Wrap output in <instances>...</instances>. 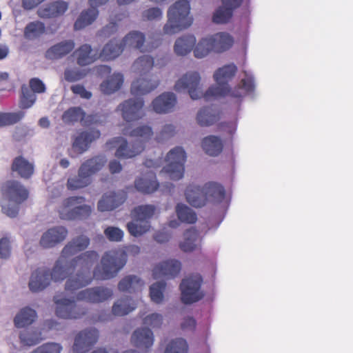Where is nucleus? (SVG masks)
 <instances>
[{
  "label": "nucleus",
  "mask_w": 353,
  "mask_h": 353,
  "mask_svg": "<svg viewBox=\"0 0 353 353\" xmlns=\"http://www.w3.org/2000/svg\"><path fill=\"white\" fill-rule=\"evenodd\" d=\"M214 52H222L230 48L233 44L232 37L228 33L219 32L209 37Z\"/></svg>",
  "instance_id": "7c9ffc66"
},
{
  "label": "nucleus",
  "mask_w": 353,
  "mask_h": 353,
  "mask_svg": "<svg viewBox=\"0 0 353 353\" xmlns=\"http://www.w3.org/2000/svg\"><path fill=\"white\" fill-rule=\"evenodd\" d=\"M63 347L60 343L50 342L39 346L31 353H61Z\"/></svg>",
  "instance_id": "e2e57ef3"
},
{
  "label": "nucleus",
  "mask_w": 353,
  "mask_h": 353,
  "mask_svg": "<svg viewBox=\"0 0 353 353\" xmlns=\"http://www.w3.org/2000/svg\"><path fill=\"white\" fill-rule=\"evenodd\" d=\"M185 196L186 201L194 208H202L207 203L204 185L190 184L185 190Z\"/></svg>",
  "instance_id": "412c9836"
},
{
  "label": "nucleus",
  "mask_w": 353,
  "mask_h": 353,
  "mask_svg": "<svg viewBox=\"0 0 353 353\" xmlns=\"http://www.w3.org/2000/svg\"><path fill=\"white\" fill-rule=\"evenodd\" d=\"M36 100L35 93L28 85H22L20 107L23 109L30 108L34 104Z\"/></svg>",
  "instance_id": "603ef678"
},
{
  "label": "nucleus",
  "mask_w": 353,
  "mask_h": 353,
  "mask_svg": "<svg viewBox=\"0 0 353 353\" xmlns=\"http://www.w3.org/2000/svg\"><path fill=\"white\" fill-rule=\"evenodd\" d=\"M188 350L186 341L182 338H177L167 344L164 353H188Z\"/></svg>",
  "instance_id": "5fc2aeb1"
},
{
  "label": "nucleus",
  "mask_w": 353,
  "mask_h": 353,
  "mask_svg": "<svg viewBox=\"0 0 353 353\" xmlns=\"http://www.w3.org/2000/svg\"><path fill=\"white\" fill-rule=\"evenodd\" d=\"M12 170L24 179L30 178L34 172L33 164L22 157L14 159L12 165Z\"/></svg>",
  "instance_id": "58836bf2"
},
{
  "label": "nucleus",
  "mask_w": 353,
  "mask_h": 353,
  "mask_svg": "<svg viewBox=\"0 0 353 353\" xmlns=\"http://www.w3.org/2000/svg\"><path fill=\"white\" fill-rule=\"evenodd\" d=\"M196 43V38L193 35H184L175 41L174 52L178 55L184 56L189 53Z\"/></svg>",
  "instance_id": "c03bdc74"
},
{
  "label": "nucleus",
  "mask_w": 353,
  "mask_h": 353,
  "mask_svg": "<svg viewBox=\"0 0 353 353\" xmlns=\"http://www.w3.org/2000/svg\"><path fill=\"white\" fill-rule=\"evenodd\" d=\"M176 103L177 97L174 93L165 92L152 101V107L157 114H168L174 111Z\"/></svg>",
  "instance_id": "a211bd4d"
},
{
  "label": "nucleus",
  "mask_w": 353,
  "mask_h": 353,
  "mask_svg": "<svg viewBox=\"0 0 353 353\" xmlns=\"http://www.w3.org/2000/svg\"><path fill=\"white\" fill-rule=\"evenodd\" d=\"M85 200L83 196H70L64 199L57 210L60 219L65 221H72V219L66 217L67 214L73 213L75 204L85 202Z\"/></svg>",
  "instance_id": "72a5a7b5"
},
{
  "label": "nucleus",
  "mask_w": 353,
  "mask_h": 353,
  "mask_svg": "<svg viewBox=\"0 0 353 353\" xmlns=\"http://www.w3.org/2000/svg\"><path fill=\"white\" fill-rule=\"evenodd\" d=\"M25 116V112H0V128L10 125L20 121Z\"/></svg>",
  "instance_id": "6e6d98bb"
},
{
  "label": "nucleus",
  "mask_w": 353,
  "mask_h": 353,
  "mask_svg": "<svg viewBox=\"0 0 353 353\" xmlns=\"http://www.w3.org/2000/svg\"><path fill=\"white\" fill-rule=\"evenodd\" d=\"M181 268L180 261L176 259H170L157 265L152 271L154 279H172L178 275Z\"/></svg>",
  "instance_id": "6ab92c4d"
},
{
  "label": "nucleus",
  "mask_w": 353,
  "mask_h": 353,
  "mask_svg": "<svg viewBox=\"0 0 353 353\" xmlns=\"http://www.w3.org/2000/svg\"><path fill=\"white\" fill-rule=\"evenodd\" d=\"M63 75L65 81L75 82L83 79L86 75V72L85 70L79 68H66Z\"/></svg>",
  "instance_id": "680f3d73"
},
{
  "label": "nucleus",
  "mask_w": 353,
  "mask_h": 353,
  "mask_svg": "<svg viewBox=\"0 0 353 353\" xmlns=\"http://www.w3.org/2000/svg\"><path fill=\"white\" fill-rule=\"evenodd\" d=\"M210 52H213L212 46L209 37L203 38L196 46L194 54L196 58L202 59L206 57Z\"/></svg>",
  "instance_id": "052dcab7"
},
{
  "label": "nucleus",
  "mask_w": 353,
  "mask_h": 353,
  "mask_svg": "<svg viewBox=\"0 0 353 353\" xmlns=\"http://www.w3.org/2000/svg\"><path fill=\"white\" fill-rule=\"evenodd\" d=\"M201 77L197 72H188L179 78L175 83L174 89L177 92H187L193 100L203 97L200 88Z\"/></svg>",
  "instance_id": "9b49d317"
},
{
  "label": "nucleus",
  "mask_w": 353,
  "mask_h": 353,
  "mask_svg": "<svg viewBox=\"0 0 353 353\" xmlns=\"http://www.w3.org/2000/svg\"><path fill=\"white\" fill-rule=\"evenodd\" d=\"M162 10L159 8L154 7L145 10L143 12L142 17L144 20L153 21L159 20L162 17Z\"/></svg>",
  "instance_id": "774afa93"
},
{
  "label": "nucleus",
  "mask_w": 353,
  "mask_h": 353,
  "mask_svg": "<svg viewBox=\"0 0 353 353\" xmlns=\"http://www.w3.org/2000/svg\"><path fill=\"white\" fill-rule=\"evenodd\" d=\"M45 28V25L41 21L30 22L24 29V37L28 40L35 39L44 33Z\"/></svg>",
  "instance_id": "de8ad7c7"
},
{
  "label": "nucleus",
  "mask_w": 353,
  "mask_h": 353,
  "mask_svg": "<svg viewBox=\"0 0 353 353\" xmlns=\"http://www.w3.org/2000/svg\"><path fill=\"white\" fill-rule=\"evenodd\" d=\"M143 281L137 276L128 275L121 279L118 284V289L121 292H135L141 290Z\"/></svg>",
  "instance_id": "79ce46f5"
},
{
  "label": "nucleus",
  "mask_w": 353,
  "mask_h": 353,
  "mask_svg": "<svg viewBox=\"0 0 353 353\" xmlns=\"http://www.w3.org/2000/svg\"><path fill=\"white\" fill-rule=\"evenodd\" d=\"M84 116L83 110L79 107L70 108L62 115V120L65 123H73L78 121L82 122Z\"/></svg>",
  "instance_id": "4d7b16f0"
},
{
  "label": "nucleus",
  "mask_w": 353,
  "mask_h": 353,
  "mask_svg": "<svg viewBox=\"0 0 353 353\" xmlns=\"http://www.w3.org/2000/svg\"><path fill=\"white\" fill-rule=\"evenodd\" d=\"M190 5L188 0H179L170 7L168 21L164 26L165 34H172L190 27L193 19L190 16Z\"/></svg>",
  "instance_id": "423d86ee"
},
{
  "label": "nucleus",
  "mask_w": 353,
  "mask_h": 353,
  "mask_svg": "<svg viewBox=\"0 0 353 353\" xmlns=\"http://www.w3.org/2000/svg\"><path fill=\"white\" fill-rule=\"evenodd\" d=\"M176 213L181 222L194 223L197 220L195 212L183 203H178L175 208Z\"/></svg>",
  "instance_id": "49530a36"
},
{
  "label": "nucleus",
  "mask_w": 353,
  "mask_h": 353,
  "mask_svg": "<svg viewBox=\"0 0 353 353\" xmlns=\"http://www.w3.org/2000/svg\"><path fill=\"white\" fill-rule=\"evenodd\" d=\"M154 65V59L149 55L139 57L133 63V70L141 74L149 72Z\"/></svg>",
  "instance_id": "09e8293b"
},
{
  "label": "nucleus",
  "mask_w": 353,
  "mask_h": 353,
  "mask_svg": "<svg viewBox=\"0 0 353 353\" xmlns=\"http://www.w3.org/2000/svg\"><path fill=\"white\" fill-rule=\"evenodd\" d=\"M203 279L199 274H193L184 278L181 284V301L186 305L200 301L204 293L201 290Z\"/></svg>",
  "instance_id": "1a4fd4ad"
},
{
  "label": "nucleus",
  "mask_w": 353,
  "mask_h": 353,
  "mask_svg": "<svg viewBox=\"0 0 353 353\" xmlns=\"http://www.w3.org/2000/svg\"><path fill=\"white\" fill-rule=\"evenodd\" d=\"M219 119V112L213 107L201 109L196 116L198 123L201 126H209L214 124Z\"/></svg>",
  "instance_id": "ea45409f"
},
{
  "label": "nucleus",
  "mask_w": 353,
  "mask_h": 353,
  "mask_svg": "<svg viewBox=\"0 0 353 353\" xmlns=\"http://www.w3.org/2000/svg\"><path fill=\"white\" fill-rule=\"evenodd\" d=\"M155 210L156 208L153 205H139L133 210L132 214L134 219L145 222L152 217Z\"/></svg>",
  "instance_id": "8fccbe9b"
},
{
  "label": "nucleus",
  "mask_w": 353,
  "mask_h": 353,
  "mask_svg": "<svg viewBox=\"0 0 353 353\" xmlns=\"http://www.w3.org/2000/svg\"><path fill=\"white\" fill-rule=\"evenodd\" d=\"M204 187L207 196V202L220 203L225 199V192L224 188L219 183L208 182L204 185Z\"/></svg>",
  "instance_id": "473e14b6"
},
{
  "label": "nucleus",
  "mask_w": 353,
  "mask_h": 353,
  "mask_svg": "<svg viewBox=\"0 0 353 353\" xmlns=\"http://www.w3.org/2000/svg\"><path fill=\"white\" fill-rule=\"evenodd\" d=\"M68 234V229L62 225L52 227L41 236L39 244L43 248H52L63 242Z\"/></svg>",
  "instance_id": "dca6fc26"
},
{
  "label": "nucleus",
  "mask_w": 353,
  "mask_h": 353,
  "mask_svg": "<svg viewBox=\"0 0 353 353\" xmlns=\"http://www.w3.org/2000/svg\"><path fill=\"white\" fill-rule=\"evenodd\" d=\"M159 187V183L157 181L156 175L152 172H149L146 175L135 181L136 189L145 194L154 192Z\"/></svg>",
  "instance_id": "c756f323"
},
{
  "label": "nucleus",
  "mask_w": 353,
  "mask_h": 353,
  "mask_svg": "<svg viewBox=\"0 0 353 353\" xmlns=\"http://www.w3.org/2000/svg\"><path fill=\"white\" fill-rule=\"evenodd\" d=\"M99 331L94 327L84 329L78 332L74 339L72 347L74 353H86L97 342Z\"/></svg>",
  "instance_id": "f8f14e48"
},
{
  "label": "nucleus",
  "mask_w": 353,
  "mask_h": 353,
  "mask_svg": "<svg viewBox=\"0 0 353 353\" xmlns=\"http://www.w3.org/2000/svg\"><path fill=\"white\" fill-rule=\"evenodd\" d=\"M237 70L236 66L233 64H228L219 68L214 73L215 85L210 87L204 94L206 100L211 97H228L238 105L242 99L246 95H252L255 89V84L253 75L248 72H244V77L240 83L230 89L228 83L235 75Z\"/></svg>",
  "instance_id": "f257e3e1"
},
{
  "label": "nucleus",
  "mask_w": 353,
  "mask_h": 353,
  "mask_svg": "<svg viewBox=\"0 0 353 353\" xmlns=\"http://www.w3.org/2000/svg\"><path fill=\"white\" fill-rule=\"evenodd\" d=\"M123 81V75L121 72H114L101 83V90L105 94H111L121 88Z\"/></svg>",
  "instance_id": "2f4dec72"
},
{
  "label": "nucleus",
  "mask_w": 353,
  "mask_h": 353,
  "mask_svg": "<svg viewBox=\"0 0 353 353\" xmlns=\"http://www.w3.org/2000/svg\"><path fill=\"white\" fill-rule=\"evenodd\" d=\"M74 48V41H63L50 48L46 52V57L50 60L59 59L70 53Z\"/></svg>",
  "instance_id": "cd10ccee"
},
{
  "label": "nucleus",
  "mask_w": 353,
  "mask_h": 353,
  "mask_svg": "<svg viewBox=\"0 0 353 353\" xmlns=\"http://www.w3.org/2000/svg\"><path fill=\"white\" fill-rule=\"evenodd\" d=\"M11 241L7 237H2L0 239V259H8L11 254Z\"/></svg>",
  "instance_id": "338daca9"
},
{
  "label": "nucleus",
  "mask_w": 353,
  "mask_h": 353,
  "mask_svg": "<svg viewBox=\"0 0 353 353\" xmlns=\"http://www.w3.org/2000/svg\"><path fill=\"white\" fill-rule=\"evenodd\" d=\"M98 258L99 254L97 252L87 251L71 260L73 269L77 266H81V269L67 280L65 285L66 291L73 292L92 283V276L90 270Z\"/></svg>",
  "instance_id": "7ed1b4c3"
},
{
  "label": "nucleus",
  "mask_w": 353,
  "mask_h": 353,
  "mask_svg": "<svg viewBox=\"0 0 353 353\" xmlns=\"http://www.w3.org/2000/svg\"><path fill=\"white\" fill-rule=\"evenodd\" d=\"M143 105L144 101L142 98L130 99L120 104L118 108L121 111L123 119L127 122H130L143 117Z\"/></svg>",
  "instance_id": "4468645a"
},
{
  "label": "nucleus",
  "mask_w": 353,
  "mask_h": 353,
  "mask_svg": "<svg viewBox=\"0 0 353 353\" xmlns=\"http://www.w3.org/2000/svg\"><path fill=\"white\" fill-rule=\"evenodd\" d=\"M159 83L160 80L157 77H140L132 82L131 93L134 96L146 94L155 90Z\"/></svg>",
  "instance_id": "b1692460"
},
{
  "label": "nucleus",
  "mask_w": 353,
  "mask_h": 353,
  "mask_svg": "<svg viewBox=\"0 0 353 353\" xmlns=\"http://www.w3.org/2000/svg\"><path fill=\"white\" fill-rule=\"evenodd\" d=\"M61 256L56 261L53 268L50 271V280L55 282L63 281L74 270L71 265V261L68 262L65 259Z\"/></svg>",
  "instance_id": "a878e982"
},
{
  "label": "nucleus",
  "mask_w": 353,
  "mask_h": 353,
  "mask_svg": "<svg viewBox=\"0 0 353 353\" xmlns=\"http://www.w3.org/2000/svg\"><path fill=\"white\" fill-rule=\"evenodd\" d=\"M124 48L122 43L111 40L103 48L99 57L103 60H112L119 57Z\"/></svg>",
  "instance_id": "37998d69"
},
{
  "label": "nucleus",
  "mask_w": 353,
  "mask_h": 353,
  "mask_svg": "<svg viewBox=\"0 0 353 353\" xmlns=\"http://www.w3.org/2000/svg\"><path fill=\"white\" fill-rule=\"evenodd\" d=\"M92 213L91 206L84 204V202H81L79 204L74 205V211L73 213L68 214L67 218L73 220H83L88 218Z\"/></svg>",
  "instance_id": "3c124183"
},
{
  "label": "nucleus",
  "mask_w": 353,
  "mask_h": 353,
  "mask_svg": "<svg viewBox=\"0 0 353 353\" xmlns=\"http://www.w3.org/2000/svg\"><path fill=\"white\" fill-rule=\"evenodd\" d=\"M101 132L97 129H89L81 131L74 137L72 143V149L75 153L81 154L86 152L91 143L99 139Z\"/></svg>",
  "instance_id": "f3484780"
},
{
  "label": "nucleus",
  "mask_w": 353,
  "mask_h": 353,
  "mask_svg": "<svg viewBox=\"0 0 353 353\" xmlns=\"http://www.w3.org/2000/svg\"><path fill=\"white\" fill-rule=\"evenodd\" d=\"M222 6L219 7L214 12L212 21L216 24L226 23L233 14L234 9L239 8L243 0H221Z\"/></svg>",
  "instance_id": "aec40b11"
},
{
  "label": "nucleus",
  "mask_w": 353,
  "mask_h": 353,
  "mask_svg": "<svg viewBox=\"0 0 353 353\" xmlns=\"http://www.w3.org/2000/svg\"><path fill=\"white\" fill-rule=\"evenodd\" d=\"M125 136L135 137L137 139L132 144H129L123 137H114L108 143L117 147L115 156L121 159L132 158L140 154L144 149V141L151 139L153 131L151 127L144 125L132 129L130 124L122 130Z\"/></svg>",
  "instance_id": "f03ea898"
},
{
  "label": "nucleus",
  "mask_w": 353,
  "mask_h": 353,
  "mask_svg": "<svg viewBox=\"0 0 353 353\" xmlns=\"http://www.w3.org/2000/svg\"><path fill=\"white\" fill-rule=\"evenodd\" d=\"M165 286L166 283L164 281L156 282L150 286V296L153 302L159 304L163 301Z\"/></svg>",
  "instance_id": "13d9d810"
},
{
  "label": "nucleus",
  "mask_w": 353,
  "mask_h": 353,
  "mask_svg": "<svg viewBox=\"0 0 353 353\" xmlns=\"http://www.w3.org/2000/svg\"><path fill=\"white\" fill-rule=\"evenodd\" d=\"M137 307V302L133 299L125 296L114 303L112 312L114 316H123L134 311Z\"/></svg>",
  "instance_id": "c85d7f7f"
},
{
  "label": "nucleus",
  "mask_w": 353,
  "mask_h": 353,
  "mask_svg": "<svg viewBox=\"0 0 353 353\" xmlns=\"http://www.w3.org/2000/svg\"><path fill=\"white\" fill-rule=\"evenodd\" d=\"M104 234L110 241H121L123 237V232L117 227H108Z\"/></svg>",
  "instance_id": "69168bd1"
},
{
  "label": "nucleus",
  "mask_w": 353,
  "mask_h": 353,
  "mask_svg": "<svg viewBox=\"0 0 353 353\" xmlns=\"http://www.w3.org/2000/svg\"><path fill=\"white\" fill-rule=\"evenodd\" d=\"M37 312L30 307H25L20 310L14 319V325L17 328H22L32 324L37 318Z\"/></svg>",
  "instance_id": "f704fd0d"
},
{
  "label": "nucleus",
  "mask_w": 353,
  "mask_h": 353,
  "mask_svg": "<svg viewBox=\"0 0 353 353\" xmlns=\"http://www.w3.org/2000/svg\"><path fill=\"white\" fill-rule=\"evenodd\" d=\"M223 141L216 136L210 135L202 141V148L206 154L210 156L219 155L223 150Z\"/></svg>",
  "instance_id": "e433bc0d"
},
{
  "label": "nucleus",
  "mask_w": 353,
  "mask_h": 353,
  "mask_svg": "<svg viewBox=\"0 0 353 353\" xmlns=\"http://www.w3.org/2000/svg\"><path fill=\"white\" fill-rule=\"evenodd\" d=\"M74 54L77 58V63L81 66L90 65L98 58L97 54L92 53V49L88 44L82 45Z\"/></svg>",
  "instance_id": "4c0bfd02"
},
{
  "label": "nucleus",
  "mask_w": 353,
  "mask_h": 353,
  "mask_svg": "<svg viewBox=\"0 0 353 353\" xmlns=\"http://www.w3.org/2000/svg\"><path fill=\"white\" fill-rule=\"evenodd\" d=\"M197 231L194 228L187 230L184 233V240L180 243V248L183 252H191L199 245Z\"/></svg>",
  "instance_id": "a18cd8bd"
},
{
  "label": "nucleus",
  "mask_w": 353,
  "mask_h": 353,
  "mask_svg": "<svg viewBox=\"0 0 353 353\" xmlns=\"http://www.w3.org/2000/svg\"><path fill=\"white\" fill-rule=\"evenodd\" d=\"M127 262V254L120 250H110L102 256L100 265L95 267L93 277L97 280H109L115 277Z\"/></svg>",
  "instance_id": "39448f33"
},
{
  "label": "nucleus",
  "mask_w": 353,
  "mask_h": 353,
  "mask_svg": "<svg viewBox=\"0 0 353 353\" xmlns=\"http://www.w3.org/2000/svg\"><path fill=\"white\" fill-rule=\"evenodd\" d=\"M68 8V4L64 1H56L40 8L38 15L43 19L55 18L63 15Z\"/></svg>",
  "instance_id": "393cba45"
},
{
  "label": "nucleus",
  "mask_w": 353,
  "mask_h": 353,
  "mask_svg": "<svg viewBox=\"0 0 353 353\" xmlns=\"http://www.w3.org/2000/svg\"><path fill=\"white\" fill-rule=\"evenodd\" d=\"M154 342L152 331L148 327H141L135 330L131 336L132 344L143 353H148L151 350Z\"/></svg>",
  "instance_id": "2eb2a0df"
},
{
  "label": "nucleus",
  "mask_w": 353,
  "mask_h": 353,
  "mask_svg": "<svg viewBox=\"0 0 353 353\" xmlns=\"http://www.w3.org/2000/svg\"><path fill=\"white\" fill-rule=\"evenodd\" d=\"M99 10L90 6V8L83 11L74 23V28L79 30L92 24L97 18Z\"/></svg>",
  "instance_id": "a19ab883"
},
{
  "label": "nucleus",
  "mask_w": 353,
  "mask_h": 353,
  "mask_svg": "<svg viewBox=\"0 0 353 353\" xmlns=\"http://www.w3.org/2000/svg\"><path fill=\"white\" fill-rule=\"evenodd\" d=\"M106 161L107 159L103 154L94 156L85 161L79 168L77 174L68 179V189L76 190L88 186L92 181V176L103 168Z\"/></svg>",
  "instance_id": "20e7f679"
},
{
  "label": "nucleus",
  "mask_w": 353,
  "mask_h": 353,
  "mask_svg": "<svg viewBox=\"0 0 353 353\" xmlns=\"http://www.w3.org/2000/svg\"><path fill=\"white\" fill-rule=\"evenodd\" d=\"M143 323L153 328L160 327L163 323V316L159 313L148 314L143 319Z\"/></svg>",
  "instance_id": "0e129e2a"
},
{
  "label": "nucleus",
  "mask_w": 353,
  "mask_h": 353,
  "mask_svg": "<svg viewBox=\"0 0 353 353\" xmlns=\"http://www.w3.org/2000/svg\"><path fill=\"white\" fill-rule=\"evenodd\" d=\"M56 304V315L64 319H78L87 313V308L83 305H78L73 299L59 298L54 296Z\"/></svg>",
  "instance_id": "9d476101"
},
{
  "label": "nucleus",
  "mask_w": 353,
  "mask_h": 353,
  "mask_svg": "<svg viewBox=\"0 0 353 353\" xmlns=\"http://www.w3.org/2000/svg\"><path fill=\"white\" fill-rule=\"evenodd\" d=\"M21 343L27 346H33L38 344L41 340V333L35 331L25 330L19 334Z\"/></svg>",
  "instance_id": "bf43d9fd"
},
{
  "label": "nucleus",
  "mask_w": 353,
  "mask_h": 353,
  "mask_svg": "<svg viewBox=\"0 0 353 353\" xmlns=\"http://www.w3.org/2000/svg\"><path fill=\"white\" fill-rule=\"evenodd\" d=\"M90 244V239L85 235H79L73 238L63 248L62 256L70 257L77 253L85 250Z\"/></svg>",
  "instance_id": "bb28decb"
},
{
  "label": "nucleus",
  "mask_w": 353,
  "mask_h": 353,
  "mask_svg": "<svg viewBox=\"0 0 353 353\" xmlns=\"http://www.w3.org/2000/svg\"><path fill=\"white\" fill-rule=\"evenodd\" d=\"M113 296V290L108 287L100 285L86 288L78 292L77 299L91 303L105 302Z\"/></svg>",
  "instance_id": "ddd939ff"
},
{
  "label": "nucleus",
  "mask_w": 353,
  "mask_h": 353,
  "mask_svg": "<svg viewBox=\"0 0 353 353\" xmlns=\"http://www.w3.org/2000/svg\"><path fill=\"white\" fill-rule=\"evenodd\" d=\"M50 281V270L45 267L39 268L32 273L28 286L31 292H37L46 289Z\"/></svg>",
  "instance_id": "5701e85b"
},
{
  "label": "nucleus",
  "mask_w": 353,
  "mask_h": 353,
  "mask_svg": "<svg viewBox=\"0 0 353 353\" xmlns=\"http://www.w3.org/2000/svg\"><path fill=\"white\" fill-rule=\"evenodd\" d=\"M186 153L184 149L176 146L167 154V165L163 168L162 172L167 173L171 179L178 181L183 177Z\"/></svg>",
  "instance_id": "6e6552de"
},
{
  "label": "nucleus",
  "mask_w": 353,
  "mask_h": 353,
  "mask_svg": "<svg viewBox=\"0 0 353 353\" xmlns=\"http://www.w3.org/2000/svg\"><path fill=\"white\" fill-rule=\"evenodd\" d=\"M126 197V193L123 190L105 193L98 202V210L100 212L113 210L123 203Z\"/></svg>",
  "instance_id": "4be33fe9"
},
{
  "label": "nucleus",
  "mask_w": 353,
  "mask_h": 353,
  "mask_svg": "<svg viewBox=\"0 0 353 353\" xmlns=\"http://www.w3.org/2000/svg\"><path fill=\"white\" fill-rule=\"evenodd\" d=\"M150 227L149 221L141 222L134 219L127 225L130 234L134 236H139L149 230Z\"/></svg>",
  "instance_id": "864d4df0"
},
{
  "label": "nucleus",
  "mask_w": 353,
  "mask_h": 353,
  "mask_svg": "<svg viewBox=\"0 0 353 353\" xmlns=\"http://www.w3.org/2000/svg\"><path fill=\"white\" fill-rule=\"evenodd\" d=\"M3 191L2 212L10 218H14L19 213L20 204L28 199V192L17 181H8Z\"/></svg>",
  "instance_id": "0eeeda50"
},
{
  "label": "nucleus",
  "mask_w": 353,
  "mask_h": 353,
  "mask_svg": "<svg viewBox=\"0 0 353 353\" xmlns=\"http://www.w3.org/2000/svg\"><path fill=\"white\" fill-rule=\"evenodd\" d=\"M145 41V37L143 33L134 30L125 35L121 43L123 48L139 49L143 52L144 51L143 44Z\"/></svg>",
  "instance_id": "c9c22d12"
}]
</instances>
